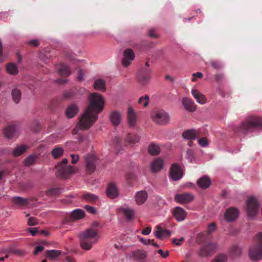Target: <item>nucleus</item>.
<instances>
[{"mask_svg":"<svg viewBox=\"0 0 262 262\" xmlns=\"http://www.w3.org/2000/svg\"><path fill=\"white\" fill-rule=\"evenodd\" d=\"M104 100L101 95L92 93L89 97V104L79 118V121L73 133L76 134L78 130H87L97 121L98 114L104 108Z\"/></svg>","mask_w":262,"mask_h":262,"instance_id":"obj_1","label":"nucleus"},{"mask_svg":"<svg viewBox=\"0 0 262 262\" xmlns=\"http://www.w3.org/2000/svg\"><path fill=\"white\" fill-rule=\"evenodd\" d=\"M257 128L262 129V118L259 116H252L246 118L239 126L235 127L234 130L235 132L247 134Z\"/></svg>","mask_w":262,"mask_h":262,"instance_id":"obj_2","label":"nucleus"},{"mask_svg":"<svg viewBox=\"0 0 262 262\" xmlns=\"http://www.w3.org/2000/svg\"><path fill=\"white\" fill-rule=\"evenodd\" d=\"M81 247L85 250H90L93 245L98 241V233L95 230L90 228L81 232L79 235Z\"/></svg>","mask_w":262,"mask_h":262,"instance_id":"obj_3","label":"nucleus"},{"mask_svg":"<svg viewBox=\"0 0 262 262\" xmlns=\"http://www.w3.org/2000/svg\"><path fill=\"white\" fill-rule=\"evenodd\" d=\"M250 258L257 261L262 258V232L257 234L253 239V244L249 250Z\"/></svg>","mask_w":262,"mask_h":262,"instance_id":"obj_4","label":"nucleus"},{"mask_svg":"<svg viewBox=\"0 0 262 262\" xmlns=\"http://www.w3.org/2000/svg\"><path fill=\"white\" fill-rule=\"evenodd\" d=\"M68 162V159L64 158L56 166L57 169L56 174L58 177L67 179L70 174L75 172V168L71 165L67 166Z\"/></svg>","mask_w":262,"mask_h":262,"instance_id":"obj_5","label":"nucleus"},{"mask_svg":"<svg viewBox=\"0 0 262 262\" xmlns=\"http://www.w3.org/2000/svg\"><path fill=\"white\" fill-rule=\"evenodd\" d=\"M246 210L247 215L251 218H254L258 213L260 204L257 199L253 196H250L246 201Z\"/></svg>","mask_w":262,"mask_h":262,"instance_id":"obj_6","label":"nucleus"},{"mask_svg":"<svg viewBox=\"0 0 262 262\" xmlns=\"http://www.w3.org/2000/svg\"><path fill=\"white\" fill-rule=\"evenodd\" d=\"M151 118L154 122L161 125H164L169 122V115L164 110H155L151 114Z\"/></svg>","mask_w":262,"mask_h":262,"instance_id":"obj_7","label":"nucleus"},{"mask_svg":"<svg viewBox=\"0 0 262 262\" xmlns=\"http://www.w3.org/2000/svg\"><path fill=\"white\" fill-rule=\"evenodd\" d=\"M86 170L88 173H92L94 172L98 158L94 155H86L84 157Z\"/></svg>","mask_w":262,"mask_h":262,"instance_id":"obj_8","label":"nucleus"},{"mask_svg":"<svg viewBox=\"0 0 262 262\" xmlns=\"http://www.w3.org/2000/svg\"><path fill=\"white\" fill-rule=\"evenodd\" d=\"M216 248V245L213 243H208L204 245L200 250L199 255L207 257L214 252Z\"/></svg>","mask_w":262,"mask_h":262,"instance_id":"obj_9","label":"nucleus"},{"mask_svg":"<svg viewBox=\"0 0 262 262\" xmlns=\"http://www.w3.org/2000/svg\"><path fill=\"white\" fill-rule=\"evenodd\" d=\"M135 58V54L130 49H126L123 52V58L122 60V64L124 67L129 66L131 61Z\"/></svg>","mask_w":262,"mask_h":262,"instance_id":"obj_10","label":"nucleus"},{"mask_svg":"<svg viewBox=\"0 0 262 262\" xmlns=\"http://www.w3.org/2000/svg\"><path fill=\"white\" fill-rule=\"evenodd\" d=\"M170 176L174 181L180 180L183 176L182 170L178 164H173L170 168Z\"/></svg>","mask_w":262,"mask_h":262,"instance_id":"obj_11","label":"nucleus"},{"mask_svg":"<svg viewBox=\"0 0 262 262\" xmlns=\"http://www.w3.org/2000/svg\"><path fill=\"white\" fill-rule=\"evenodd\" d=\"M151 71L149 68H141L138 73V79L142 84L149 81L150 78Z\"/></svg>","mask_w":262,"mask_h":262,"instance_id":"obj_12","label":"nucleus"},{"mask_svg":"<svg viewBox=\"0 0 262 262\" xmlns=\"http://www.w3.org/2000/svg\"><path fill=\"white\" fill-rule=\"evenodd\" d=\"M193 195L190 193H185L182 194H177L175 195L174 199L176 202L186 204L190 203L193 199Z\"/></svg>","mask_w":262,"mask_h":262,"instance_id":"obj_13","label":"nucleus"},{"mask_svg":"<svg viewBox=\"0 0 262 262\" xmlns=\"http://www.w3.org/2000/svg\"><path fill=\"white\" fill-rule=\"evenodd\" d=\"M200 136V130L188 129L184 131L182 134L183 138L189 140H194Z\"/></svg>","mask_w":262,"mask_h":262,"instance_id":"obj_14","label":"nucleus"},{"mask_svg":"<svg viewBox=\"0 0 262 262\" xmlns=\"http://www.w3.org/2000/svg\"><path fill=\"white\" fill-rule=\"evenodd\" d=\"M106 193L107 196L111 199L117 198L119 194V191L116 185L113 182L109 183Z\"/></svg>","mask_w":262,"mask_h":262,"instance_id":"obj_15","label":"nucleus"},{"mask_svg":"<svg viewBox=\"0 0 262 262\" xmlns=\"http://www.w3.org/2000/svg\"><path fill=\"white\" fill-rule=\"evenodd\" d=\"M239 214L238 209L231 207L225 213V218L228 222H232L235 220Z\"/></svg>","mask_w":262,"mask_h":262,"instance_id":"obj_16","label":"nucleus"},{"mask_svg":"<svg viewBox=\"0 0 262 262\" xmlns=\"http://www.w3.org/2000/svg\"><path fill=\"white\" fill-rule=\"evenodd\" d=\"M173 215L178 221H182L186 217V212L182 208L177 207L173 211Z\"/></svg>","mask_w":262,"mask_h":262,"instance_id":"obj_17","label":"nucleus"},{"mask_svg":"<svg viewBox=\"0 0 262 262\" xmlns=\"http://www.w3.org/2000/svg\"><path fill=\"white\" fill-rule=\"evenodd\" d=\"M163 166V161L160 158H157L150 164V170L152 172H157L162 169Z\"/></svg>","mask_w":262,"mask_h":262,"instance_id":"obj_18","label":"nucleus"},{"mask_svg":"<svg viewBox=\"0 0 262 262\" xmlns=\"http://www.w3.org/2000/svg\"><path fill=\"white\" fill-rule=\"evenodd\" d=\"M135 201L137 205H141L145 203L148 198V194L145 191H140L135 195Z\"/></svg>","mask_w":262,"mask_h":262,"instance_id":"obj_19","label":"nucleus"},{"mask_svg":"<svg viewBox=\"0 0 262 262\" xmlns=\"http://www.w3.org/2000/svg\"><path fill=\"white\" fill-rule=\"evenodd\" d=\"M122 119V115L117 111H113L110 116V119L114 126H118L120 124Z\"/></svg>","mask_w":262,"mask_h":262,"instance_id":"obj_20","label":"nucleus"},{"mask_svg":"<svg viewBox=\"0 0 262 262\" xmlns=\"http://www.w3.org/2000/svg\"><path fill=\"white\" fill-rule=\"evenodd\" d=\"M191 94L199 103L204 104L206 102V98L205 96L198 90L192 89L191 90Z\"/></svg>","mask_w":262,"mask_h":262,"instance_id":"obj_21","label":"nucleus"},{"mask_svg":"<svg viewBox=\"0 0 262 262\" xmlns=\"http://www.w3.org/2000/svg\"><path fill=\"white\" fill-rule=\"evenodd\" d=\"M197 184L200 188L205 189L210 186L211 180L208 177L204 176L198 180Z\"/></svg>","mask_w":262,"mask_h":262,"instance_id":"obj_22","label":"nucleus"},{"mask_svg":"<svg viewBox=\"0 0 262 262\" xmlns=\"http://www.w3.org/2000/svg\"><path fill=\"white\" fill-rule=\"evenodd\" d=\"M79 108L75 104H72L68 106L66 110V115L69 118L74 117L78 112Z\"/></svg>","mask_w":262,"mask_h":262,"instance_id":"obj_23","label":"nucleus"},{"mask_svg":"<svg viewBox=\"0 0 262 262\" xmlns=\"http://www.w3.org/2000/svg\"><path fill=\"white\" fill-rule=\"evenodd\" d=\"M157 230L155 231V236L158 238H161L163 237H169L170 235V232L168 230H164L161 225H158L156 227Z\"/></svg>","mask_w":262,"mask_h":262,"instance_id":"obj_24","label":"nucleus"},{"mask_svg":"<svg viewBox=\"0 0 262 262\" xmlns=\"http://www.w3.org/2000/svg\"><path fill=\"white\" fill-rule=\"evenodd\" d=\"M182 102L185 108L187 111L193 112L196 110V105L191 99L188 98H184Z\"/></svg>","mask_w":262,"mask_h":262,"instance_id":"obj_25","label":"nucleus"},{"mask_svg":"<svg viewBox=\"0 0 262 262\" xmlns=\"http://www.w3.org/2000/svg\"><path fill=\"white\" fill-rule=\"evenodd\" d=\"M120 210L127 221H132L134 220L135 216V211L134 210L128 207H121Z\"/></svg>","mask_w":262,"mask_h":262,"instance_id":"obj_26","label":"nucleus"},{"mask_svg":"<svg viewBox=\"0 0 262 262\" xmlns=\"http://www.w3.org/2000/svg\"><path fill=\"white\" fill-rule=\"evenodd\" d=\"M140 140V137L133 134H128L124 139L125 145L134 144L137 143Z\"/></svg>","mask_w":262,"mask_h":262,"instance_id":"obj_27","label":"nucleus"},{"mask_svg":"<svg viewBox=\"0 0 262 262\" xmlns=\"http://www.w3.org/2000/svg\"><path fill=\"white\" fill-rule=\"evenodd\" d=\"M59 74L62 77H68L71 73L70 68L64 64H61L57 68Z\"/></svg>","mask_w":262,"mask_h":262,"instance_id":"obj_28","label":"nucleus"},{"mask_svg":"<svg viewBox=\"0 0 262 262\" xmlns=\"http://www.w3.org/2000/svg\"><path fill=\"white\" fill-rule=\"evenodd\" d=\"M127 119L130 126L135 125L137 120L136 114L130 107H128L127 110Z\"/></svg>","mask_w":262,"mask_h":262,"instance_id":"obj_29","label":"nucleus"},{"mask_svg":"<svg viewBox=\"0 0 262 262\" xmlns=\"http://www.w3.org/2000/svg\"><path fill=\"white\" fill-rule=\"evenodd\" d=\"M16 128L15 125H10L5 128L4 134L7 138L11 139L14 136Z\"/></svg>","mask_w":262,"mask_h":262,"instance_id":"obj_30","label":"nucleus"},{"mask_svg":"<svg viewBox=\"0 0 262 262\" xmlns=\"http://www.w3.org/2000/svg\"><path fill=\"white\" fill-rule=\"evenodd\" d=\"M61 254V251L58 250H50L45 252V256L51 260H55Z\"/></svg>","mask_w":262,"mask_h":262,"instance_id":"obj_31","label":"nucleus"},{"mask_svg":"<svg viewBox=\"0 0 262 262\" xmlns=\"http://www.w3.org/2000/svg\"><path fill=\"white\" fill-rule=\"evenodd\" d=\"M146 256V253L144 250H138L132 252V257L136 260H143L145 259Z\"/></svg>","mask_w":262,"mask_h":262,"instance_id":"obj_32","label":"nucleus"},{"mask_svg":"<svg viewBox=\"0 0 262 262\" xmlns=\"http://www.w3.org/2000/svg\"><path fill=\"white\" fill-rule=\"evenodd\" d=\"M94 87L96 90L104 92L106 90L105 81L101 79H97L94 83Z\"/></svg>","mask_w":262,"mask_h":262,"instance_id":"obj_33","label":"nucleus"},{"mask_svg":"<svg viewBox=\"0 0 262 262\" xmlns=\"http://www.w3.org/2000/svg\"><path fill=\"white\" fill-rule=\"evenodd\" d=\"M12 202L19 206H25L28 204V201L26 199L16 196L12 199Z\"/></svg>","mask_w":262,"mask_h":262,"instance_id":"obj_34","label":"nucleus"},{"mask_svg":"<svg viewBox=\"0 0 262 262\" xmlns=\"http://www.w3.org/2000/svg\"><path fill=\"white\" fill-rule=\"evenodd\" d=\"M28 148V146L21 145L17 146L14 150L13 152V155L14 157H18L24 153H25Z\"/></svg>","mask_w":262,"mask_h":262,"instance_id":"obj_35","label":"nucleus"},{"mask_svg":"<svg viewBox=\"0 0 262 262\" xmlns=\"http://www.w3.org/2000/svg\"><path fill=\"white\" fill-rule=\"evenodd\" d=\"M148 151L150 155L156 156L159 154L160 148L158 145L151 143L149 145Z\"/></svg>","mask_w":262,"mask_h":262,"instance_id":"obj_36","label":"nucleus"},{"mask_svg":"<svg viewBox=\"0 0 262 262\" xmlns=\"http://www.w3.org/2000/svg\"><path fill=\"white\" fill-rule=\"evenodd\" d=\"M12 99L15 103H18L21 99V93L18 89H14L12 91Z\"/></svg>","mask_w":262,"mask_h":262,"instance_id":"obj_37","label":"nucleus"},{"mask_svg":"<svg viewBox=\"0 0 262 262\" xmlns=\"http://www.w3.org/2000/svg\"><path fill=\"white\" fill-rule=\"evenodd\" d=\"M84 212L82 210L77 209L73 210L71 213L72 217L75 220H80L84 216Z\"/></svg>","mask_w":262,"mask_h":262,"instance_id":"obj_38","label":"nucleus"},{"mask_svg":"<svg viewBox=\"0 0 262 262\" xmlns=\"http://www.w3.org/2000/svg\"><path fill=\"white\" fill-rule=\"evenodd\" d=\"M82 197L85 201L90 202H96L98 199V198L97 195L88 192L84 193Z\"/></svg>","mask_w":262,"mask_h":262,"instance_id":"obj_39","label":"nucleus"},{"mask_svg":"<svg viewBox=\"0 0 262 262\" xmlns=\"http://www.w3.org/2000/svg\"><path fill=\"white\" fill-rule=\"evenodd\" d=\"M242 252V248L237 245H233L230 249V253L233 256H239Z\"/></svg>","mask_w":262,"mask_h":262,"instance_id":"obj_40","label":"nucleus"},{"mask_svg":"<svg viewBox=\"0 0 262 262\" xmlns=\"http://www.w3.org/2000/svg\"><path fill=\"white\" fill-rule=\"evenodd\" d=\"M6 70L11 75H15L18 73L17 67L13 63H9L6 67Z\"/></svg>","mask_w":262,"mask_h":262,"instance_id":"obj_41","label":"nucleus"},{"mask_svg":"<svg viewBox=\"0 0 262 262\" xmlns=\"http://www.w3.org/2000/svg\"><path fill=\"white\" fill-rule=\"evenodd\" d=\"M63 152L62 148L57 147L54 148L52 151V154L54 158H58L61 157Z\"/></svg>","mask_w":262,"mask_h":262,"instance_id":"obj_42","label":"nucleus"},{"mask_svg":"<svg viewBox=\"0 0 262 262\" xmlns=\"http://www.w3.org/2000/svg\"><path fill=\"white\" fill-rule=\"evenodd\" d=\"M149 102V97L147 95H145L140 97L138 100V103L144 107L148 105Z\"/></svg>","mask_w":262,"mask_h":262,"instance_id":"obj_43","label":"nucleus"},{"mask_svg":"<svg viewBox=\"0 0 262 262\" xmlns=\"http://www.w3.org/2000/svg\"><path fill=\"white\" fill-rule=\"evenodd\" d=\"M227 257L226 254H221L216 256L212 262H227Z\"/></svg>","mask_w":262,"mask_h":262,"instance_id":"obj_44","label":"nucleus"},{"mask_svg":"<svg viewBox=\"0 0 262 262\" xmlns=\"http://www.w3.org/2000/svg\"><path fill=\"white\" fill-rule=\"evenodd\" d=\"M60 189L59 188H53L48 190L46 193L48 195H57L60 193Z\"/></svg>","mask_w":262,"mask_h":262,"instance_id":"obj_45","label":"nucleus"},{"mask_svg":"<svg viewBox=\"0 0 262 262\" xmlns=\"http://www.w3.org/2000/svg\"><path fill=\"white\" fill-rule=\"evenodd\" d=\"M35 160V157L34 156H29L24 160V164L25 166H29L32 165Z\"/></svg>","mask_w":262,"mask_h":262,"instance_id":"obj_46","label":"nucleus"},{"mask_svg":"<svg viewBox=\"0 0 262 262\" xmlns=\"http://www.w3.org/2000/svg\"><path fill=\"white\" fill-rule=\"evenodd\" d=\"M186 158L190 162H192L194 160V152L191 149H188L186 151Z\"/></svg>","mask_w":262,"mask_h":262,"instance_id":"obj_47","label":"nucleus"},{"mask_svg":"<svg viewBox=\"0 0 262 262\" xmlns=\"http://www.w3.org/2000/svg\"><path fill=\"white\" fill-rule=\"evenodd\" d=\"M210 64L213 68L216 70H219L222 67V63L220 61L216 60L210 61Z\"/></svg>","mask_w":262,"mask_h":262,"instance_id":"obj_48","label":"nucleus"},{"mask_svg":"<svg viewBox=\"0 0 262 262\" xmlns=\"http://www.w3.org/2000/svg\"><path fill=\"white\" fill-rule=\"evenodd\" d=\"M199 144L202 147H206L208 144V142L206 138H200L198 140Z\"/></svg>","mask_w":262,"mask_h":262,"instance_id":"obj_49","label":"nucleus"},{"mask_svg":"<svg viewBox=\"0 0 262 262\" xmlns=\"http://www.w3.org/2000/svg\"><path fill=\"white\" fill-rule=\"evenodd\" d=\"M28 224L29 226H34L38 224V220L34 217H30L28 220Z\"/></svg>","mask_w":262,"mask_h":262,"instance_id":"obj_50","label":"nucleus"},{"mask_svg":"<svg viewBox=\"0 0 262 262\" xmlns=\"http://www.w3.org/2000/svg\"><path fill=\"white\" fill-rule=\"evenodd\" d=\"M12 253L15 255L23 256L25 255V252L24 250L19 249H13L11 250Z\"/></svg>","mask_w":262,"mask_h":262,"instance_id":"obj_51","label":"nucleus"},{"mask_svg":"<svg viewBox=\"0 0 262 262\" xmlns=\"http://www.w3.org/2000/svg\"><path fill=\"white\" fill-rule=\"evenodd\" d=\"M84 208L86 209V210L90 213L95 214L97 212L96 209H95V208H94L93 207H92V206H90L89 205H86V206H85Z\"/></svg>","mask_w":262,"mask_h":262,"instance_id":"obj_52","label":"nucleus"},{"mask_svg":"<svg viewBox=\"0 0 262 262\" xmlns=\"http://www.w3.org/2000/svg\"><path fill=\"white\" fill-rule=\"evenodd\" d=\"M28 44L31 47H36L39 45V42L38 39H33L29 40Z\"/></svg>","mask_w":262,"mask_h":262,"instance_id":"obj_53","label":"nucleus"},{"mask_svg":"<svg viewBox=\"0 0 262 262\" xmlns=\"http://www.w3.org/2000/svg\"><path fill=\"white\" fill-rule=\"evenodd\" d=\"M140 241L142 243L146 245H149L154 244V239H146L143 237L141 238Z\"/></svg>","mask_w":262,"mask_h":262,"instance_id":"obj_54","label":"nucleus"},{"mask_svg":"<svg viewBox=\"0 0 262 262\" xmlns=\"http://www.w3.org/2000/svg\"><path fill=\"white\" fill-rule=\"evenodd\" d=\"M216 224L214 223H212L208 225L207 232L210 234L215 230Z\"/></svg>","mask_w":262,"mask_h":262,"instance_id":"obj_55","label":"nucleus"},{"mask_svg":"<svg viewBox=\"0 0 262 262\" xmlns=\"http://www.w3.org/2000/svg\"><path fill=\"white\" fill-rule=\"evenodd\" d=\"M214 78L217 82L222 81L224 79V74L222 73H217L215 75Z\"/></svg>","mask_w":262,"mask_h":262,"instance_id":"obj_56","label":"nucleus"},{"mask_svg":"<svg viewBox=\"0 0 262 262\" xmlns=\"http://www.w3.org/2000/svg\"><path fill=\"white\" fill-rule=\"evenodd\" d=\"M158 253L164 258H167L169 255V251H166L164 252L162 250L159 249L158 251Z\"/></svg>","mask_w":262,"mask_h":262,"instance_id":"obj_57","label":"nucleus"},{"mask_svg":"<svg viewBox=\"0 0 262 262\" xmlns=\"http://www.w3.org/2000/svg\"><path fill=\"white\" fill-rule=\"evenodd\" d=\"M84 71L82 70H79L78 72V76L77 79L79 81H82L84 80Z\"/></svg>","mask_w":262,"mask_h":262,"instance_id":"obj_58","label":"nucleus"},{"mask_svg":"<svg viewBox=\"0 0 262 262\" xmlns=\"http://www.w3.org/2000/svg\"><path fill=\"white\" fill-rule=\"evenodd\" d=\"M192 76H193V78L192 79V81H195L196 80V78H201L203 77V74L202 73L200 72H197L195 73H193L192 74Z\"/></svg>","mask_w":262,"mask_h":262,"instance_id":"obj_59","label":"nucleus"},{"mask_svg":"<svg viewBox=\"0 0 262 262\" xmlns=\"http://www.w3.org/2000/svg\"><path fill=\"white\" fill-rule=\"evenodd\" d=\"M184 241V238L183 237H181L179 239H173L172 242L176 245H180Z\"/></svg>","mask_w":262,"mask_h":262,"instance_id":"obj_60","label":"nucleus"},{"mask_svg":"<svg viewBox=\"0 0 262 262\" xmlns=\"http://www.w3.org/2000/svg\"><path fill=\"white\" fill-rule=\"evenodd\" d=\"M43 249H44V247L42 246H36L35 248V250L34 251V254L35 255H37L39 252H40L42 251H43Z\"/></svg>","mask_w":262,"mask_h":262,"instance_id":"obj_61","label":"nucleus"},{"mask_svg":"<svg viewBox=\"0 0 262 262\" xmlns=\"http://www.w3.org/2000/svg\"><path fill=\"white\" fill-rule=\"evenodd\" d=\"M71 157L72 158V163L73 164H76L79 160V156L77 155L72 154L71 155Z\"/></svg>","mask_w":262,"mask_h":262,"instance_id":"obj_62","label":"nucleus"},{"mask_svg":"<svg viewBox=\"0 0 262 262\" xmlns=\"http://www.w3.org/2000/svg\"><path fill=\"white\" fill-rule=\"evenodd\" d=\"M151 227H147L144 228L142 231V234L143 235H148L151 232Z\"/></svg>","mask_w":262,"mask_h":262,"instance_id":"obj_63","label":"nucleus"},{"mask_svg":"<svg viewBox=\"0 0 262 262\" xmlns=\"http://www.w3.org/2000/svg\"><path fill=\"white\" fill-rule=\"evenodd\" d=\"M28 231H29L32 236L35 235V234L38 232L37 228H28Z\"/></svg>","mask_w":262,"mask_h":262,"instance_id":"obj_64","label":"nucleus"}]
</instances>
